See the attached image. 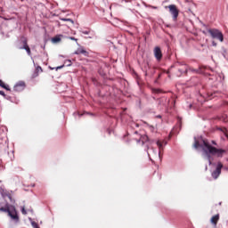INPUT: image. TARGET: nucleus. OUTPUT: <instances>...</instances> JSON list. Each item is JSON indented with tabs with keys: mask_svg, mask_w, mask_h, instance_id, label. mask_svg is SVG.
I'll return each mask as SVG.
<instances>
[{
	"mask_svg": "<svg viewBox=\"0 0 228 228\" xmlns=\"http://www.w3.org/2000/svg\"><path fill=\"white\" fill-rule=\"evenodd\" d=\"M193 147L198 151H203V156L208 159L209 165L214 168L212 171V177L214 179H218L220 174H222V167L224 165H222V162L213 163V157L216 156V158H222L224 154H225V151L218 150L211 146V144H209L208 141L204 140L202 136L194 138Z\"/></svg>",
	"mask_w": 228,
	"mask_h": 228,
	"instance_id": "nucleus-1",
	"label": "nucleus"
},
{
	"mask_svg": "<svg viewBox=\"0 0 228 228\" xmlns=\"http://www.w3.org/2000/svg\"><path fill=\"white\" fill-rule=\"evenodd\" d=\"M0 212L7 213V216L11 218L14 224H19L20 217L19 213L17 212V208H15V206L6 204L5 207L0 208Z\"/></svg>",
	"mask_w": 228,
	"mask_h": 228,
	"instance_id": "nucleus-2",
	"label": "nucleus"
},
{
	"mask_svg": "<svg viewBox=\"0 0 228 228\" xmlns=\"http://www.w3.org/2000/svg\"><path fill=\"white\" fill-rule=\"evenodd\" d=\"M156 145L159 148V150H156L154 148V145H150L148 147V156L151 158V156L152 158H157L159 159H160L161 158V150H163V142H161L160 140L156 141Z\"/></svg>",
	"mask_w": 228,
	"mask_h": 228,
	"instance_id": "nucleus-3",
	"label": "nucleus"
},
{
	"mask_svg": "<svg viewBox=\"0 0 228 228\" xmlns=\"http://www.w3.org/2000/svg\"><path fill=\"white\" fill-rule=\"evenodd\" d=\"M208 33L212 37V38H216V40H220L224 42V35L218 29H209Z\"/></svg>",
	"mask_w": 228,
	"mask_h": 228,
	"instance_id": "nucleus-4",
	"label": "nucleus"
},
{
	"mask_svg": "<svg viewBox=\"0 0 228 228\" xmlns=\"http://www.w3.org/2000/svg\"><path fill=\"white\" fill-rule=\"evenodd\" d=\"M169 9V13L173 16L174 20H177V17H179V10H177V7L174 4L168 5L167 7Z\"/></svg>",
	"mask_w": 228,
	"mask_h": 228,
	"instance_id": "nucleus-5",
	"label": "nucleus"
},
{
	"mask_svg": "<svg viewBox=\"0 0 228 228\" xmlns=\"http://www.w3.org/2000/svg\"><path fill=\"white\" fill-rule=\"evenodd\" d=\"M26 88V83L24 81L17 82L13 87L14 92H22Z\"/></svg>",
	"mask_w": 228,
	"mask_h": 228,
	"instance_id": "nucleus-6",
	"label": "nucleus"
},
{
	"mask_svg": "<svg viewBox=\"0 0 228 228\" xmlns=\"http://www.w3.org/2000/svg\"><path fill=\"white\" fill-rule=\"evenodd\" d=\"M154 56L157 60H161L163 54L161 53V49L159 47H155L154 49Z\"/></svg>",
	"mask_w": 228,
	"mask_h": 228,
	"instance_id": "nucleus-7",
	"label": "nucleus"
},
{
	"mask_svg": "<svg viewBox=\"0 0 228 228\" xmlns=\"http://www.w3.org/2000/svg\"><path fill=\"white\" fill-rule=\"evenodd\" d=\"M75 54H84V56H88V52H86L85 48L80 47L75 52Z\"/></svg>",
	"mask_w": 228,
	"mask_h": 228,
	"instance_id": "nucleus-8",
	"label": "nucleus"
},
{
	"mask_svg": "<svg viewBox=\"0 0 228 228\" xmlns=\"http://www.w3.org/2000/svg\"><path fill=\"white\" fill-rule=\"evenodd\" d=\"M61 38H63L62 35L56 36L53 38H52V42L53 44H60V42H61Z\"/></svg>",
	"mask_w": 228,
	"mask_h": 228,
	"instance_id": "nucleus-9",
	"label": "nucleus"
},
{
	"mask_svg": "<svg viewBox=\"0 0 228 228\" xmlns=\"http://www.w3.org/2000/svg\"><path fill=\"white\" fill-rule=\"evenodd\" d=\"M218 220H220V216L216 215V216H212V218L210 219V222H211V224H214V225H216V224L218 223Z\"/></svg>",
	"mask_w": 228,
	"mask_h": 228,
	"instance_id": "nucleus-10",
	"label": "nucleus"
},
{
	"mask_svg": "<svg viewBox=\"0 0 228 228\" xmlns=\"http://www.w3.org/2000/svg\"><path fill=\"white\" fill-rule=\"evenodd\" d=\"M21 49H25L28 54V56H31V50L29 49V46H28V44L26 41H24V45L21 47Z\"/></svg>",
	"mask_w": 228,
	"mask_h": 228,
	"instance_id": "nucleus-11",
	"label": "nucleus"
},
{
	"mask_svg": "<svg viewBox=\"0 0 228 228\" xmlns=\"http://www.w3.org/2000/svg\"><path fill=\"white\" fill-rule=\"evenodd\" d=\"M3 197H4V199H6V197L9 199L10 202H12L13 204V202H15V200H13V198L12 197V194H6L4 192H3Z\"/></svg>",
	"mask_w": 228,
	"mask_h": 228,
	"instance_id": "nucleus-12",
	"label": "nucleus"
},
{
	"mask_svg": "<svg viewBox=\"0 0 228 228\" xmlns=\"http://www.w3.org/2000/svg\"><path fill=\"white\" fill-rule=\"evenodd\" d=\"M0 86L2 88H4V90H7L8 92H10V86L8 85H5L3 80H0Z\"/></svg>",
	"mask_w": 228,
	"mask_h": 228,
	"instance_id": "nucleus-13",
	"label": "nucleus"
},
{
	"mask_svg": "<svg viewBox=\"0 0 228 228\" xmlns=\"http://www.w3.org/2000/svg\"><path fill=\"white\" fill-rule=\"evenodd\" d=\"M140 141L142 142V143H145V142L149 141V137L147 135H142Z\"/></svg>",
	"mask_w": 228,
	"mask_h": 228,
	"instance_id": "nucleus-14",
	"label": "nucleus"
},
{
	"mask_svg": "<svg viewBox=\"0 0 228 228\" xmlns=\"http://www.w3.org/2000/svg\"><path fill=\"white\" fill-rule=\"evenodd\" d=\"M31 225L33 228H39L38 224H37V222H35V221H31Z\"/></svg>",
	"mask_w": 228,
	"mask_h": 228,
	"instance_id": "nucleus-15",
	"label": "nucleus"
},
{
	"mask_svg": "<svg viewBox=\"0 0 228 228\" xmlns=\"http://www.w3.org/2000/svg\"><path fill=\"white\" fill-rule=\"evenodd\" d=\"M61 20H64V21H68V22H71V24H74V20H72L71 19H61Z\"/></svg>",
	"mask_w": 228,
	"mask_h": 228,
	"instance_id": "nucleus-16",
	"label": "nucleus"
},
{
	"mask_svg": "<svg viewBox=\"0 0 228 228\" xmlns=\"http://www.w3.org/2000/svg\"><path fill=\"white\" fill-rule=\"evenodd\" d=\"M21 213H22V215H28V211L26 210V208L24 207H21Z\"/></svg>",
	"mask_w": 228,
	"mask_h": 228,
	"instance_id": "nucleus-17",
	"label": "nucleus"
},
{
	"mask_svg": "<svg viewBox=\"0 0 228 228\" xmlns=\"http://www.w3.org/2000/svg\"><path fill=\"white\" fill-rule=\"evenodd\" d=\"M37 72H42V67L38 66L37 69H36Z\"/></svg>",
	"mask_w": 228,
	"mask_h": 228,
	"instance_id": "nucleus-18",
	"label": "nucleus"
},
{
	"mask_svg": "<svg viewBox=\"0 0 228 228\" xmlns=\"http://www.w3.org/2000/svg\"><path fill=\"white\" fill-rule=\"evenodd\" d=\"M69 40H74L75 42H77V39L76 37H69Z\"/></svg>",
	"mask_w": 228,
	"mask_h": 228,
	"instance_id": "nucleus-19",
	"label": "nucleus"
},
{
	"mask_svg": "<svg viewBox=\"0 0 228 228\" xmlns=\"http://www.w3.org/2000/svg\"><path fill=\"white\" fill-rule=\"evenodd\" d=\"M0 95H3L4 97L6 94H4V92L0 91Z\"/></svg>",
	"mask_w": 228,
	"mask_h": 228,
	"instance_id": "nucleus-20",
	"label": "nucleus"
},
{
	"mask_svg": "<svg viewBox=\"0 0 228 228\" xmlns=\"http://www.w3.org/2000/svg\"><path fill=\"white\" fill-rule=\"evenodd\" d=\"M212 45H213L214 47H216V43L215 41H213V42H212Z\"/></svg>",
	"mask_w": 228,
	"mask_h": 228,
	"instance_id": "nucleus-21",
	"label": "nucleus"
},
{
	"mask_svg": "<svg viewBox=\"0 0 228 228\" xmlns=\"http://www.w3.org/2000/svg\"><path fill=\"white\" fill-rule=\"evenodd\" d=\"M60 69H63V66H60L56 68V70Z\"/></svg>",
	"mask_w": 228,
	"mask_h": 228,
	"instance_id": "nucleus-22",
	"label": "nucleus"
},
{
	"mask_svg": "<svg viewBox=\"0 0 228 228\" xmlns=\"http://www.w3.org/2000/svg\"><path fill=\"white\" fill-rule=\"evenodd\" d=\"M84 35H88V31H84Z\"/></svg>",
	"mask_w": 228,
	"mask_h": 228,
	"instance_id": "nucleus-23",
	"label": "nucleus"
}]
</instances>
